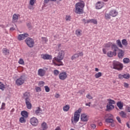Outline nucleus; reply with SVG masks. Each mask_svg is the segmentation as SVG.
Returning <instances> with one entry per match:
<instances>
[{
    "label": "nucleus",
    "instance_id": "nucleus-1",
    "mask_svg": "<svg viewBox=\"0 0 130 130\" xmlns=\"http://www.w3.org/2000/svg\"><path fill=\"white\" fill-rule=\"evenodd\" d=\"M64 57V51L61 50L59 52L58 54L57 57H55L52 60V63H53L55 66L58 67L63 66V62L61 60L63 59Z\"/></svg>",
    "mask_w": 130,
    "mask_h": 130
},
{
    "label": "nucleus",
    "instance_id": "nucleus-2",
    "mask_svg": "<svg viewBox=\"0 0 130 130\" xmlns=\"http://www.w3.org/2000/svg\"><path fill=\"white\" fill-rule=\"evenodd\" d=\"M85 7V3L83 1L78 3L75 4V11L74 12L76 14L81 15L83 14V8Z\"/></svg>",
    "mask_w": 130,
    "mask_h": 130
},
{
    "label": "nucleus",
    "instance_id": "nucleus-3",
    "mask_svg": "<svg viewBox=\"0 0 130 130\" xmlns=\"http://www.w3.org/2000/svg\"><path fill=\"white\" fill-rule=\"evenodd\" d=\"M118 15V12L115 9H113L110 10V12H109V13H105V19L106 20H109L110 19V16L116 17Z\"/></svg>",
    "mask_w": 130,
    "mask_h": 130
},
{
    "label": "nucleus",
    "instance_id": "nucleus-4",
    "mask_svg": "<svg viewBox=\"0 0 130 130\" xmlns=\"http://www.w3.org/2000/svg\"><path fill=\"white\" fill-rule=\"evenodd\" d=\"M81 108H79L78 110H77L75 112H74V119H71L72 123L74 122V123H76L79 121L80 114L81 113Z\"/></svg>",
    "mask_w": 130,
    "mask_h": 130
},
{
    "label": "nucleus",
    "instance_id": "nucleus-5",
    "mask_svg": "<svg viewBox=\"0 0 130 130\" xmlns=\"http://www.w3.org/2000/svg\"><path fill=\"white\" fill-rule=\"evenodd\" d=\"M25 80H26L25 76H24V75L21 76V77H19V78H18L16 80V85L19 86L22 85H23V84L25 83Z\"/></svg>",
    "mask_w": 130,
    "mask_h": 130
},
{
    "label": "nucleus",
    "instance_id": "nucleus-6",
    "mask_svg": "<svg viewBox=\"0 0 130 130\" xmlns=\"http://www.w3.org/2000/svg\"><path fill=\"white\" fill-rule=\"evenodd\" d=\"M25 42L26 44H27V46L29 48H32L34 46V40L30 38H27L24 41Z\"/></svg>",
    "mask_w": 130,
    "mask_h": 130
},
{
    "label": "nucleus",
    "instance_id": "nucleus-7",
    "mask_svg": "<svg viewBox=\"0 0 130 130\" xmlns=\"http://www.w3.org/2000/svg\"><path fill=\"white\" fill-rule=\"evenodd\" d=\"M113 69L121 71L123 69V65L119 62L114 61L113 62Z\"/></svg>",
    "mask_w": 130,
    "mask_h": 130
},
{
    "label": "nucleus",
    "instance_id": "nucleus-8",
    "mask_svg": "<svg viewBox=\"0 0 130 130\" xmlns=\"http://www.w3.org/2000/svg\"><path fill=\"white\" fill-rule=\"evenodd\" d=\"M30 124L34 126H37L38 125V119L36 117H32L30 119Z\"/></svg>",
    "mask_w": 130,
    "mask_h": 130
},
{
    "label": "nucleus",
    "instance_id": "nucleus-9",
    "mask_svg": "<svg viewBox=\"0 0 130 130\" xmlns=\"http://www.w3.org/2000/svg\"><path fill=\"white\" fill-rule=\"evenodd\" d=\"M29 37L28 34L25 33L24 34H20L18 36V40L21 41L23 40L24 39H25L27 37Z\"/></svg>",
    "mask_w": 130,
    "mask_h": 130
},
{
    "label": "nucleus",
    "instance_id": "nucleus-10",
    "mask_svg": "<svg viewBox=\"0 0 130 130\" xmlns=\"http://www.w3.org/2000/svg\"><path fill=\"white\" fill-rule=\"evenodd\" d=\"M83 56V53L82 52L76 53L73 55H72L71 59L72 60L78 58L79 57H82Z\"/></svg>",
    "mask_w": 130,
    "mask_h": 130
},
{
    "label": "nucleus",
    "instance_id": "nucleus-11",
    "mask_svg": "<svg viewBox=\"0 0 130 130\" xmlns=\"http://www.w3.org/2000/svg\"><path fill=\"white\" fill-rule=\"evenodd\" d=\"M68 75H67L66 72H61L60 74H59V79L61 80H65L67 79Z\"/></svg>",
    "mask_w": 130,
    "mask_h": 130
},
{
    "label": "nucleus",
    "instance_id": "nucleus-12",
    "mask_svg": "<svg viewBox=\"0 0 130 130\" xmlns=\"http://www.w3.org/2000/svg\"><path fill=\"white\" fill-rule=\"evenodd\" d=\"M41 57L44 60H51L52 59V56L51 55L47 54H42L41 55Z\"/></svg>",
    "mask_w": 130,
    "mask_h": 130
},
{
    "label": "nucleus",
    "instance_id": "nucleus-13",
    "mask_svg": "<svg viewBox=\"0 0 130 130\" xmlns=\"http://www.w3.org/2000/svg\"><path fill=\"white\" fill-rule=\"evenodd\" d=\"M88 120V116L86 114L81 115V121L82 122H87Z\"/></svg>",
    "mask_w": 130,
    "mask_h": 130
},
{
    "label": "nucleus",
    "instance_id": "nucleus-14",
    "mask_svg": "<svg viewBox=\"0 0 130 130\" xmlns=\"http://www.w3.org/2000/svg\"><path fill=\"white\" fill-rule=\"evenodd\" d=\"M23 99H24L25 101H30V94L28 92H25V93L23 94Z\"/></svg>",
    "mask_w": 130,
    "mask_h": 130
},
{
    "label": "nucleus",
    "instance_id": "nucleus-15",
    "mask_svg": "<svg viewBox=\"0 0 130 130\" xmlns=\"http://www.w3.org/2000/svg\"><path fill=\"white\" fill-rule=\"evenodd\" d=\"M104 6L103 3L102 2H98L96 4H95V9L97 10H100L103 8Z\"/></svg>",
    "mask_w": 130,
    "mask_h": 130
},
{
    "label": "nucleus",
    "instance_id": "nucleus-16",
    "mask_svg": "<svg viewBox=\"0 0 130 130\" xmlns=\"http://www.w3.org/2000/svg\"><path fill=\"white\" fill-rule=\"evenodd\" d=\"M46 73L45 70L40 69L38 71V75L40 77H43Z\"/></svg>",
    "mask_w": 130,
    "mask_h": 130
},
{
    "label": "nucleus",
    "instance_id": "nucleus-17",
    "mask_svg": "<svg viewBox=\"0 0 130 130\" xmlns=\"http://www.w3.org/2000/svg\"><path fill=\"white\" fill-rule=\"evenodd\" d=\"M35 114L37 116H39L40 115L42 114V110L41 109L40 107H38L37 109H36V111H35Z\"/></svg>",
    "mask_w": 130,
    "mask_h": 130
},
{
    "label": "nucleus",
    "instance_id": "nucleus-18",
    "mask_svg": "<svg viewBox=\"0 0 130 130\" xmlns=\"http://www.w3.org/2000/svg\"><path fill=\"white\" fill-rule=\"evenodd\" d=\"M112 50H113V52H116L118 51V50H120L119 48H118L117 45H116L115 44H113V45H112L111 47Z\"/></svg>",
    "mask_w": 130,
    "mask_h": 130
},
{
    "label": "nucleus",
    "instance_id": "nucleus-19",
    "mask_svg": "<svg viewBox=\"0 0 130 130\" xmlns=\"http://www.w3.org/2000/svg\"><path fill=\"white\" fill-rule=\"evenodd\" d=\"M117 54V53L116 52H112L110 51L107 52V56L109 57H112L113 56H116Z\"/></svg>",
    "mask_w": 130,
    "mask_h": 130
},
{
    "label": "nucleus",
    "instance_id": "nucleus-20",
    "mask_svg": "<svg viewBox=\"0 0 130 130\" xmlns=\"http://www.w3.org/2000/svg\"><path fill=\"white\" fill-rule=\"evenodd\" d=\"M124 55V52H123L122 50H119V52L118 53V57L119 58H122Z\"/></svg>",
    "mask_w": 130,
    "mask_h": 130
},
{
    "label": "nucleus",
    "instance_id": "nucleus-21",
    "mask_svg": "<svg viewBox=\"0 0 130 130\" xmlns=\"http://www.w3.org/2000/svg\"><path fill=\"white\" fill-rule=\"evenodd\" d=\"M26 106H27V109H31L32 105H31L30 101H25Z\"/></svg>",
    "mask_w": 130,
    "mask_h": 130
},
{
    "label": "nucleus",
    "instance_id": "nucleus-22",
    "mask_svg": "<svg viewBox=\"0 0 130 130\" xmlns=\"http://www.w3.org/2000/svg\"><path fill=\"white\" fill-rule=\"evenodd\" d=\"M21 115L25 118H27V117H28V114L27 112L25 111H21Z\"/></svg>",
    "mask_w": 130,
    "mask_h": 130
},
{
    "label": "nucleus",
    "instance_id": "nucleus-23",
    "mask_svg": "<svg viewBox=\"0 0 130 130\" xmlns=\"http://www.w3.org/2000/svg\"><path fill=\"white\" fill-rule=\"evenodd\" d=\"M116 44H117V46H118V47L119 48H123L122 44L121 42V40H120L119 39L117 40V41H116Z\"/></svg>",
    "mask_w": 130,
    "mask_h": 130
},
{
    "label": "nucleus",
    "instance_id": "nucleus-24",
    "mask_svg": "<svg viewBox=\"0 0 130 130\" xmlns=\"http://www.w3.org/2000/svg\"><path fill=\"white\" fill-rule=\"evenodd\" d=\"M19 18V15H17L16 14L13 15V21L14 22H17L18 21V19Z\"/></svg>",
    "mask_w": 130,
    "mask_h": 130
},
{
    "label": "nucleus",
    "instance_id": "nucleus-25",
    "mask_svg": "<svg viewBox=\"0 0 130 130\" xmlns=\"http://www.w3.org/2000/svg\"><path fill=\"white\" fill-rule=\"evenodd\" d=\"M48 127L45 122H43L42 124V130H47Z\"/></svg>",
    "mask_w": 130,
    "mask_h": 130
},
{
    "label": "nucleus",
    "instance_id": "nucleus-26",
    "mask_svg": "<svg viewBox=\"0 0 130 130\" xmlns=\"http://www.w3.org/2000/svg\"><path fill=\"white\" fill-rule=\"evenodd\" d=\"M3 53L5 55H9L10 53L9 50H8L6 48H3Z\"/></svg>",
    "mask_w": 130,
    "mask_h": 130
},
{
    "label": "nucleus",
    "instance_id": "nucleus-27",
    "mask_svg": "<svg viewBox=\"0 0 130 130\" xmlns=\"http://www.w3.org/2000/svg\"><path fill=\"white\" fill-rule=\"evenodd\" d=\"M107 111L112 110L114 109L115 107L113 105H107Z\"/></svg>",
    "mask_w": 130,
    "mask_h": 130
},
{
    "label": "nucleus",
    "instance_id": "nucleus-28",
    "mask_svg": "<svg viewBox=\"0 0 130 130\" xmlns=\"http://www.w3.org/2000/svg\"><path fill=\"white\" fill-rule=\"evenodd\" d=\"M107 101H108V103H107V105H113L115 104L114 100L111 99H107Z\"/></svg>",
    "mask_w": 130,
    "mask_h": 130
},
{
    "label": "nucleus",
    "instance_id": "nucleus-29",
    "mask_svg": "<svg viewBox=\"0 0 130 130\" xmlns=\"http://www.w3.org/2000/svg\"><path fill=\"white\" fill-rule=\"evenodd\" d=\"M119 114L122 118H126V113H124V112L121 111L120 113H119Z\"/></svg>",
    "mask_w": 130,
    "mask_h": 130
},
{
    "label": "nucleus",
    "instance_id": "nucleus-30",
    "mask_svg": "<svg viewBox=\"0 0 130 130\" xmlns=\"http://www.w3.org/2000/svg\"><path fill=\"white\" fill-rule=\"evenodd\" d=\"M114 121L113 119L110 118H107L105 119V122H107L108 123H114Z\"/></svg>",
    "mask_w": 130,
    "mask_h": 130
},
{
    "label": "nucleus",
    "instance_id": "nucleus-31",
    "mask_svg": "<svg viewBox=\"0 0 130 130\" xmlns=\"http://www.w3.org/2000/svg\"><path fill=\"white\" fill-rule=\"evenodd\" d=\"M82 31L80 29H78L77 30H76V35H77V37H80L82 35V33H81Z\"/></svg>",
    "mask_w": 130,
    "mask_h": 130
},
{
    "label": "nucleus",
    "instance_id": "nucleus-32",
    "mask_svg": "<svg viewBox=\"0 0 130 130\" xmlns=\"http://www.w3.org/2000/svg\"><path fill=\"white\" fill-rule=\"evenodd\" d=\"M121 43H122V45H123L124 46H127L128 45V43L126 39L122 40Z\"/></svg>",
    "mask_w": 130,
    "mask_h": 130
},
{
    "label": "nucleus",
    "instance_id": "nucleus-33",
    "mask_svg": "<svg viewBox=\"0 0 130 130\" xmlns=\"http://www.w3.org/2000/svg\"><path fill=\"white\" fill-rule=\"evenodd\" d=\"M123 63H124V64L129 63L130 62V60L128 58L126 57V58H123Z\"/></svg>",
    "mask_w": 130,
    "mask_h": 130
},
{
    "label": "nucleus",
    "instance_id": "nucleus-34",
    "mask_svg": "<svg viewBox=\"0 0 130 130\" xmlns=\"http://www.w3.org/2000/svg\"><path fill=\"white\" fill-rule=\"evenodd\" d=\"M6 88V87L4 84L1 82H0V89L2 91H4V89Z\"/></svg>",
    "mask_w": 130,
    "mask_h": 130
},
{
    "label": "nucleus",
    "instance_id": "nucleus-35",
    "mask_svg": "<svg viewBox=\"0 0 130 130\" xmlns=\"http://www.w3.org/2000/svg\"><path fill=\"white\" fill-rule=\"evenodd\" d=\"M117 106L119 108V109L122 110L123 108V104L121 102L117 103Z\"/></svg>",
    "mask_w": 130,
    "mask_h": 130
},
{
    "label": "nucleus",
    "instance_id": "nucleus-36",
    "mask_svg": "<svg viewBox=\"0 0 130 130\" xmlns=\"http://www.w3.org/2000/svg\"><path fill=\"white\" fill-rule=\"evenodd\" d=\"M113 44L111 43V42H109L108 43H107V44H105V48H110V47H112V46L113 45Z\"/></svg>",
    "mask_w": 130,
    "mask_h": 130
},
{
    "label": "nucleus",
    "instance_id": "nucleus-37",
    "mask_svg": "<svg viewBox=\"0 0 130 130\" xmlns=\"http://www.w3.org/2000/svg\"><path fill=\"white\" fill-rule=\"evenodd\" d=\"M70 106L66 105L65 106L63 107V109L64 111L67 112L70 110Z\"/></svg>",
    "mask_w": 130,
    "mask_h": 130
},
{
    "label": "nucleus",
    "instance_id": "nucleus-38",
    "mask_svg": "<svg viewBox=\"0 0 130 130\" xmlns=\"http://www.w3.org/2000/svg\"><path fill=\"white\" fill-rule=\"evenodd\" d=\"M122 76H123V77L125 79H129V77H130V75L129 74H124L123 75H122Z\"/></svg>",
    "mask_w": 130,
    "mask_h": 130
},
{
    "label": "nucleus",
    "instance_id": "nucleus-39",
    "mask_svg": "<svg viewBox=\"0 0 130 130\" xmlns=\"http://www.w3.org/2000/svg\"><path fill=\"white\" fill-rule=\"evenodd\" d=\"M19 122H20L22 123H24L26 122V120L25 119V118L23 117H21V118H19Z\"/></svg>",
    "mask_w": 130,
    "mask_h": 130
},
{
    "label": "nucleus",
    "instance_id": "nucleus-40",
    "mask_svg": "<svg viewBox=\"0 0 130 130\" xmlns=\"http://www.w3.org/2000/svg\"><path fill=\"white\" fill-rule=\"evenodd\" d=\"M59 73H60V72H59L58 70H55L53 71L54 76H58V75H59Z\"/></svg>",
    "mask_w": 130,
    "mask_h": 130
},
{
    "label": "nucleus",
    "instance_id": "nucleus-41",
    "mask_svg": "<svg viewBox=\"0 0 130 130\" xmlns=\"http://www.w3.org/2000/svg\"><path fill=\"white\" fill-rule=\"evenodd\" d=\"M94 76L95 78L98 79L102 76V73L99 72L98 73L95 74Z\"/></svg>",
    "mask_w": 130,
    "mask_h": 130
},
{
    "label": "nucleus",
    "instance_id": "nucleus-42",
    "mask_svg": "<svg viewBox=\"0 0 130 130\" xmlns=\"http://www.w3.org/2000/svg\"><path fill=\"white\" fill-rule=\"evenodd\" d=\"M19 64L24 65L25 62L24 61L23 59L20 58V59H19Z\"/></svg>",
    "mask_w": 130,
    "mask_h": 130
},
{
    "label": "nucleus",
    "instance_id": "nucleus-43",
    "mask_svg": "<svg viewBox=\"0 0 130 130\" xmlns=\"http://www.w3.org/2000/svg\"><path fill=\"white\" fill-rule=\"evenodd\" d=\"M49 2H56V0H44V3L45 4H48Z\"/></svg>",
    "mask_w": 130,
    "mask_h": 130
},
{
    "label": "nucleus",
    "instance_id": "nucleus-44",
    "mask_svg": "<svg viewBox=\"0 0 130 130\" xmlns=\"http://www.w3.org/2000/svg\"><path fill=\"white\" fill-rule=\"evenodd\" d=\"M90 23H93L94 24H97V20L94 19H90Z\"/></svg>",
    "mask_w": 130,
    "mask_h": 130
},
{
    "label": "nucleus",
    "instance_id": "nucleus-45",
    "mask_svg": "<svg viewBox=\"0 0 130 130\" xmlns=\"http://www.w3.org/2000/svg\"><path fill=\"white\" fill-rule=\"evenodd\" d=\"M45 83L43 81H39V85L40 86V87H43Z\"/></svg>",
    "mask_w": 130,
    "mask_h": 130
},
{
    "label": "nucleus",
    "instance_id": "nucleus-46",
    "mask_svg": "<svg viewBox=\"0 0 130 130\" xmlns=\"http://www.w3.org/2000/svg\"><path fill=\"white\" fill-rule=\"evenodd\" d=\"M44 88L45 89L46 92H50V88L48 86H44Z\"/></svg>",
    "mask_w": 130,
    "mask_h": 130
},
{
    "label": "nucleus",
    "instance_id": "nucleus-47",
    "mask_svg": "<svg viewBox=\"0 0 130 130\" xmlns=\"http://www.w3.org/2000/svg\"><path fill=\"white\" fill-rule=\"evenodd\" d=\"M36 0H29V5L33 6L35 4Z\"/></svg>",
    "mask_w": 130,
    "mask_h": 130
},
{
    "label": "nucleus",
    "instance_id": "nucleus-48",
    "mask_svg": "<svg viewBox=\"0 0 130 130\" xmlns=\"http://www.w3.org/2000/svg\"><path fill=\"white\" fill-rule=\"evenodd\" d=\"M35 89H36V92H41L42 91V89L41 88V87H39L36 86Z\"/></svg>",
    "mask_w": 130,
    "mask_h": 130
},
{
    "label": "nucleus",
    "instance_id": "nucleus-49",
    "mask_svg": "<svg viewBox=\"0 0 130 130\" xmlns=\"http://www.w3.org/2000/svg\"><path fill=\"white\" fill-rule=\"evenodd\" d=\"M6 104L4 103H2V106H1V110H4L5 109Z\"/></svg>",
    "mask_w": 130,
    "mask_h": 130
},
{
    "label": "nucleus",
    "instance_id": "nucleus-50",
    "mask_svg": "<svg viewBox=\"0 0 130 130\" xmlns=\"http://www.w3.org/2000/svg\"><path fill=\"white\" fill-rule=\"evenodd\" d=\"M86 98L89 100H92L93 97L90 94H87L86 95Z\"/></svg>",
    "mask_w": 130,
    "mask_h": 130
},
{
    "label": "nucleus",
    "instance_id": "nucleus-51",
    "mask_svg": "<svg viewBox=\"0 0 130 130\" xmlns=\"http://www.w3.org/2000/svg\"><path fill=\"white\" fill-rule=\"evenodd\" d=\"M123 86L126 88H129V84L124 82L123 83Z\"/></svg>",
    "mask_w": 130,
    "mask_h": 130
},
{
    "label": "nucleus",
    "instance_id": "nucleus-52",
    "mask_svg": "<svg viewBox=\"0 0 130 130\" xmlns=\"http://www.w3.org/2000/svg\"><path fill=\"white\" fill-rule=\"evenodd\" d=\"M116 119L117 120H118V122H119V123L121 124V118H120V117L117 116Z\"/></svg>",
    "mask_w": 130,
    "mask_h": 130
},
{
    "label": "nucleus",
    "instance_id": "nucleus-53",
    "mask_svg": "<svg viewBox=\"0 0 130 130\" xmlns=\"http://www.w3.org/2000/svg\"><path fill=\"white\" fill-rule=\"evenodd\" d=\"M66 20H67L68 21H71V17L70 16H66Z\"/></svg>",
    "mask_w": 130,
    "mask_h": 130
},
{
    "label": "nucleus",
    "instance_id": "nucleus-54",
    "mask_svg": "<svg viewBox=\"0 0 130 130\" xmlns=\"http://www.w3.org/2000/svg\"><path fill=\"white\" fill-rule=\"evenodd\" d=\"M118 79H120V80H122V79H124V78H123V76H122V75H121V74H119V75H118Z\"/></svg>",
    "mask_w": 130,
    "mask_h": 130
},
{
    "label": "nucleus",
    "instance_id": "nucleus-55",
    "mask_svg": "<svg viewBox=\"0 0 130 130\" xmlns=\"http://www.w3.org/2000/svg\"><path fill=\"white\" fill-rule=\"evenodd\" d=\"M42 41H43L44 42H47V39L45 37H42Z\"/></svg>",
    "mask_w": 130,
    "mask_h": 130
},
{
    "label": "nucleus",
    "instance_id": "nucleus-56",
    "mask_svg": "<svg viewBox=\"0 0 130 130\" xmlns=\"http://www.w3.org/2000/svg\"><path fill=\"white\" fill-rule=\"evenodd\" d=\"M85 89H83L82 90H80V91H79V93H80V94L82 95L85 92Z\"/></svg>",
    "mask_w": 130,
    "mask_h": 130
},
{
    "label": "nucleus",
    "instance_id": "nucleus-57",
    "mask_svg": "<svg viewBox=\"0 0 130 130\" xmlns=\"http://www.w3.org/2000/svg\"><path fill=\"white\" fill-rule=\"evenodd\" d=\"M90 126H91L92 129H94L96 128V125L95 124H91L90 125Z\"/></svg>",
    "mask_w": 130,
    "mask_h": 130
},
{
    "label": "nucleus",
    "instance_id": "nucleus-58",
    "mask_svg": "<svg viewBox=\"0 0 130 130\" xmlns=\"http://www.w3.org/2000/svg\"><path fill=\"white\" fill-rule=\"evenodd\" d=\"M108 117L110 119H113V115H112V114H108Z\"/></svg>",
    "mask_w": 130,
    "mask_h": 130
},
{
    "label": "nucleus",
    "instance_id": "nucleus-59",
    "mask_svg": "<svg viewBox=\"0 0 130 130\" xmlns=\"http://www.w3.org/2000/svg\"><path fill=\"white\" fill-rule=\"evenodd\" d=\"M90 23V19L86 20V21H85V22H84V24H85L86 23Z\"/></svg>",
    "mask_w": 130,
    "mask_h": 130
},
{
    "label": "nucleus",
    "instance_id": "nucleus-60",
    "mask_svg": "<svg viewBox=\"0 0 130 130\" xmlns=\"http://www.w3.org/2000/svg\"><path fill=\"white\" fill-rule=\"evenodd\" d=\"M102 51H103L104 54H106L107 53V51L106 49L105 48H104Z\"/></svg>",
    "mask_w": 130,
    "mask_h": 130
},
{
    "label": "nucleus",
    "instance_id": "nucleus-61",
    "mask_svg": "<svg viewBox=\"0 0 130 130\" xmlns=\"http://www.w3.org/2000/svg\"><path fill=\"white\" fill-rule=\"evenodd\" d=\"M85 106H88V107H91V102H89V103L85 104Z\"/></svg>",
    "mask_w": 130,
    "mask_h": 130
},
{
    "label": "nucleus",
    "instance_id": "nucleus-62",
    "mask_svg": "<svg viewBox=\"0 0 130 130\" xmlns=\"http://www.w3.org/2000/svg\"><path fill=\"white\" fill-rule=\"evenodd\" d=\"M14 30H15V28L14 27L10 28V30L11 31H14Z\"/></svg>",
    "mask_w": 130,
    "mask_h": 130
},
{
    "label": "nucleus",
    "instance_id": "nucleus-63",
    "mask_svg": "<svg viewBox=\"0 0 130 130\" xmlns=\"http://www.w3.org/2000/svg\"><path fill=\"white\" fill-rule=\"evenodd\" d=\"M111 123V124H110V126H111L112 127H114V126H115L114 123L113 122V123Z\"/></svg>",
    "mask_w": 130,
    "mask_h": 130
},
{
    "label": "nucleus",
    "instance_id": "nucleus-64",
    "mask_svg": "<svg viewBox=\"0 0 130 130\" xmlns=\"http://www.w3.org/2000/svg\"><path fill=\"white\" fill-rule=\"evenodd\" d=\"M55 130H61V129L60 128V127L57 126V127H56Z\"/></svg>",
    "mask_w": 130,
    "mask_h": 130
}]
</instances>
